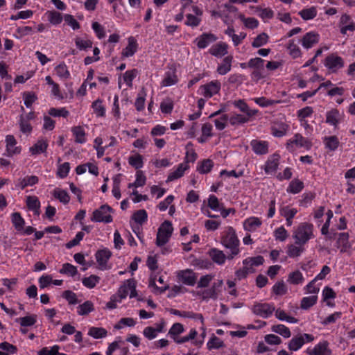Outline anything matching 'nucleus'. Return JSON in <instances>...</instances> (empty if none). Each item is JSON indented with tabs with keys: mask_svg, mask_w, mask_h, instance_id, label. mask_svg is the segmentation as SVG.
I'll return each instance as SVG.
<instances>
[{
	"mask_svg": "<svg viewBox=\"0 0 355 355\" xmlns=\"http://www.w3.org/2000/svg\"><path fill=\"white\" fill-rule=\"evenodd\" d=\"M100 282V277L95 275H92L87 277H85L82 280L83 284L87 288L92 289L94 288Z\"/></svg>",
	"mask_w": 355,
	"mask_h": 355,
	"instance_id": "obj_59",
	"label": "nucleus"
},
{
	"mask_svg": "<svg viewBox=\"0 0 355 355\" xmlns=\"http://www.w3.org/2000/svg\"><path fill=\"white\" fill-rule=\"evenodd\" d=\"M53 196L58 199L60 202L67 204L70 200V197L68 193L63 189L56 188L53 191Z\"/></svg>",
	"mask_w": 355,
	"mask_h": 355,
	"instance_id": "obj_54",
	"label": "nucleus"
},
{
	"mask_svg": "<svg viewBox=\"0 0 355 355\" xmlns=\"http://www.w3.org/2000/svg\"><path fill=\"white\" fill-rule=\"evenodd\" d=\"M217 39V37L213 33H204L195 39L194 43L198 49H202L216 42Z\"/></svg>",
	"mask_w": 355,
	"mask_h": 355,
	"instance_id": "obj_14",
	"label": "nucleus"
},
{
	"mask_svg": "<svg viewBox=\"0 0 355 355\" xmlns=\"http://www.w3.org/2000/svg\"><path fill=\"white\" fill-rule=\"evenodd\" d=\"M189 168L187 163L180 164L177 168L171 171L167 178V182H172L182 177L184 172Z\"/></svg>",
	"mask_w": 355,
	"mask_h": 355,
	"instance_id": "obj_25",
	"label": "nucleus"
},
{
	"mask_svg": "<svg viewBox=\"0 0 355 355\" xmlns=\"http://www.w3.org/2000/svg\"><path fill=\"white\" fill-rule=\"evenodd\" d=\"M280 156L278 154H273L268 157L265 165L264 171L268 175L275 174L279 164Z\"/></svg>",
	"mask_w": 355,
	"mask_h": 355,
	"instance_id": "obj_18",
	"label": "nucleus"
},
{
	"mask_svg": "<svg viewBox=\"0 0 355 355\" xmlns=\"http://www.w3.org/2000/svg\"><path fill=\"white\" fill-rule=\"evenodd\" d=\"M54 71L56 75L62 80H66L70 78V72L64 62L56 66Z\"/></svg>",
	"mask_w": 355,
	"mask_h": 355,
	"instance_id": "obj_43",
	"label": "nucleus"
},
{
	"mask_svg": "<svg viewBox=\"0 0 355 355\" xmlns=\"http://www.w3.org/2000/svg\"><path fill=\"white\" fill-rule=\"evenodd\" d=\"M6 155L12 157L15 155H19L21 151V147L17 146V142L13 135H7L6 137Z\"/></svg>",
	"mask_w": 355,
	"mask_h": 355,
	"instance_id": "obj_16",
	"label": "nucleus"
},
{
	"mask_svg": "<svg viewBox=\"0 0 355 355\" xmlns=\"http://www.w3.org/2000/svg\"><path fill=\"white\" fill-rule=\"evenodd\" d=\"M238 18L243 22L244 26L249 29H254L259 26V21L254 17H245L243 14H239Z\"/></svg>",
	"mask_w": 355,
	"mask_h": 355,
	"instance_id": "obj_41",
	"label": "nucleus"
},
{
	"mask_svg": "<svg viewBox=\"0 0 355 355\" xmlns=\"http://www.w3.org/2000/svg\"><path fill=\"white\" fill-rule=\"evenodd\" d=\"M287 49L288 51L289 55L293 58H297L301 56V50L293 40H291L288 42Z\"/></svg>",
	"mask_w": 355,
	"mask_h": 355,
	"instance_id": "obj_58",
	"label": "nucleus"
},
{
	"mask_svg": "<svg viewBox=\"0 0 355 355\" xmlns=\"http://www.w3.org/2000/svg\"><path fill=\"white\" fill-rule=\"evenodd\" d=\"M49 23L53 26H58L62 21L64 17L55 10H48L45 13Z\"/></svg>",
	"mask_w": 355,
	"mask_h": 355,
	"instance_id": "obj_35",
	"label": "nucleus"
},
{
	"mask_svg": "<svg viewBox=\"0 0 355 355\" xmlns=\"http://www.w3.org/2000/svg\"><path fill=\"white\" fill-rule=\"evenodd\" d=\"M138 49V43L136 39L130 36L128 38V45L122 51L123 57L129 58L132 56Z\"/></svg>",
	"mask_w": 355,
	"mask_h": 355,
	"instance_id": "obj_21",
	"label": "nucleus"
},
{
	"mask_svg": "<svg viewBox=\"0 0 355 355\" xmlns=\"http://www.w3.org/2000/svg\"><path fill=\"white\" fill-rule=\"evenodd\" d=\"M250 146L257 155H266L268 153V142L266 141L253 139L250 141Z\"/></svg>",
	"mask_w": 355,
	"mask_h": 355,
	"instance_id": "obj_20",
	"label": "nucleus"
},
{
	"mask_svg": "<svg viewBox=\"0 0 355 355\" xmlns=\"http://www.w3.org/2000/svg\"><path fill=\"white\" fill-rule=\"evenodd\" d=\"M269 37L268 35L265 33H262L259 35H258L252 42V46L254 48H259L261 47L265 44H266L268 42Z\"/></svg>",
	"mask_w": 355,
	"mask_h": 355,
	"instance_id": "obj_60",
	"label": "nucleus"
},
{
	"mask_svg": "<svg viewBox=\"0 0 355 355\" xmlns=\"http://www.w3.org/2000/svg\"><path fill=\"white\" fill-rule=\"evenodd\" d=\"M314 340V336L309 334H302L293 338L289 341L288 347L289 350L295 352L300 349L305 343H311Z\"/></svg>",
	"mask_w": 355,
	"mask_h": 355,
	"instance_id": "obj_8",
	"label": "nucleus"
},
{
	"mask_svg": "<svg viewBox=\"0 0 355 355\" xmlns=\"http://www.w3.org/2000/svg\"><path fill=\"white\" fill-rule=\"evenodd\" d=\"M318 300V295H311L304 297L300 302V308L304 310H307L311 306H314Z\"/></svg>",
	"mask_w": 355,
	"mask_h": 355,
	"instance_id": "obj_51",
	"label": "nucleus"
},
{
	"mask_svg": "<svg viewBox=\"0 0 355 355\" xmlns=\"http://www.w3.org/2000/svg\"><path fill=\"white\" fill-rule=\"evenodd\" d=\"M340 33L343 35L347 34V31H355V23L352 22L351 17L344 14L341 16L340 19Z\"/></svg>",
	"mask_w": 355,
	"mask_h": 355,
	"instance_id": "obj_22",
	"label": "nucleus"
},
{
	"mask_svg": "<svg viewBox=\"0 0 355 355\" xmlns=\"http://www.w3.org/2000/svg\"><path fill=\"white\" fill-rule=\"evenodd\" d=\"M262 224L260 218L252 216L246 218L243 223V229L248 232L256 231Z\"/></svg>",
	"mask_w": 355,
	"mask_h": 355,
	"instance_id": "obj_24",
	"label": "nucleus"
},
{
	"mask_svg": "<svg viewBox=\"0 0 355 355\" xmlns=\"http://www.w3.org/2000/svg\"><path fill=\"white\" fill-rule=\"evenodd\" d=\"M264 259L262 256L248 257L243 261V265L249 268L251 273L254 272V267L259 266L263 263Z\"/></svg>",
	"mask_w": 355,
	"mask_h": 355,
	"instance_id": "obj_23",
	"label": "nucleus"
},
{
	"mask_svg": "<svg viewBox=\"0 0 355 355\" xmlns=\"http://www.w3.org/2000/svg\"><path fill=\"white\" fill-rule=\"evenodd\" d=\"M324 144L326 148L334 151L338 147L339 141L336 136L326 137L324 139Z\"/></svg>",
	"mask_w": 355,
	"mask_h": 355,
	"instance_id": "obj_57",
	"label": "nucleus"
},
{
	"mask_svg": "<svg viewBox=\"0 0 355 355\" xmlns=\"http://www.w3.org/2000/svg\"><path fill=\"white\" fill-rule=\"evenodd\" d=\"M175 275L179 282L187 286H193L197 281V275L191 269L178 270Z\"/></svg>",
	"mask_w": 355,
	"mask_h": 355,
	"instance_id": "obj_10",
	"label": "nucleus"
},
{
	"mask_svg": "<svg viewBox=\"0 0 355 355\" xmlns=\"http://www.w3.org/2000/svg\"><path fill=\"white\" fill-rule=\"evenodd\" d=\"M60 273L69 277H74L77 275L78 270L73 265L67 263L62 265V268L60 270Z\"/></svg>",
	"mask_w": 355,
	"mask_h": 355,
	"instance_id": "obj_62",
	"label": "nucleus"
},
{
	"mask_svg": "<svg viewBox=\"0 0 355 355\" xmlns=\"http://www.w3.org/2000/svg\"><path fill=\"white\" fill-rule=\"evenodd\" d=\"M252 116H248L245 114H234L229 117V123L232 125L247 123Z\"/></svg>",
	"mask_w": 355,
	"mask_h": 355,
	"instance_id": "obj_37",
	"label": "nucleus"
},
{
	"mask_svg": "<svg viewBox=\"0 0 355 355\" xmlns=\"http://www.w3.org/2000/svg\"><path fill=\"white\" fill-rule=\"evenodd\" d=\"M209 254L211 260L218 265H223L227 258V256L223 252V251L217 248H212Z\"/></svg>",
	"mask_w": 355,
	"mask_h": 355,
	"instance_id": "obj_30",
	"label": "nucleus"
},
{
	"mask_svg": "<svg viewBox=\"0 0 355 355\" xmlns=\"http://www.w3.org/2000/svg\"><path fill=\"white\" fill-rule=\"evenodd\" d=\"M313 225L311 223L304 222L300 223L293 232V238L295 244L305 245L309 240L314 238Z\"/></svg>",
	"mask_w": 355,
	"mask_h": 355,
	"instance_id": "obj_2",
	"label": "nucleus"
},
{
	"mask_svg": "<svg viewBox=\"0 0 355 355\" xmlns=\"http://www.w3.org/2000/svg\"><path fill=\"white\" fill-rule=\"evenodd\" d=\"M274 312H275V317L281 321H286L288 323H292V324L298 322V320L297 318L287 315L286 313L284 310L279 309L275 310Z\"/></svg>",
	"mask_w": 355,
	"mask_h": 355,
	"instance_id": "obj_47",
	"label": "nucleus"
},
{
	"mask_svg": "<svg viewBox=\"0 0 355 355\" xmlns=\"http://www.w3.org/2000/svg\"><path fill=\"white\" fill-rule=\"evenodd\" d=\"M228 45L225 42H218L213 45L209 49V53L216 57H223L227 53Z\"/></svg>",
	"mask_w": 355,
	"mask_h": 355,
	"instance_id": "obj_29",
	"label": "nucleus"
},
{
	"mask_svg": "<svg viewBox=\"0 0 355 355\" xmlns=\"http://www.w3.org/2000/svg\"><path fill=\"white\" fill-rule=\"evenodd\" d=\"M304 188V183L298 180H292L286 189L288 193L296 194L300 193Z\"/></svg>",
	"mask_w": 355,
	"mask_h": 355,
	"instance_id": "obj_48",
	"label": "nucleus"
},
{
	"mask_svg": "<svg viewBox=\"0 0 355 355\" xmlns=\"http://www.w3.org/2000/svg\"><path fill=\"white\" fill-rule=\"evenodd\" d=\"M233 105L239 109L241 112L247 114L248 116H254L258 112V110H257L250 109L246 103L243 100L234 101L233 102Z\"/></svg>",
	"mask_w": 355,
	"mask_h": 355,
	"instance_id": "obj_32",
	"label": "nucleus"
},
{
	"mask_svg": "<svg viewBox=\"0 0 355 355\" xmlns=\"http://www.w3.org/2000/svg\"><path fill=\"white\" fill-rule=\"evenodd\" d=\"M320 40V35L318 33L310 31L306 33L301 40L302 46L306 49L313 47L315 44H318Z\"/></svg>",
	"mask_w": 355,
	"mask_h": 355,
	"instance_id": "obj_19",
	"label": "nucleus"
},
{
	"mask_svg": "<svg viewBox=\"0 0 355 355\" xmlns=\"http://www.w3.org/2000/svg\"><path fill=\"white\" fill-rule=\"evenodd\" d=\"M45 80L51 87V94L60 100L63 99L64 96L61 93L59 85L54 82L50 76H46Z\"/></svg>",
	"mask_w": 355,
	"mask_h": 355,
	"instance_id": "obj_36",
	"label": "nucleus"
},
{
	"mask_svg": "<svg viewBox=\"0 0 355 355\" xmlns=\"http://www.w3.org/2000/svg\"><path fill=\"white\" fill-rule=\"evenodd\" d=\"M286 146L289 152H294L301 148L310 150L312 147V142L309 139L303 137L301 134L296 133L287 141Z\"/></svg>",
	"mask_w": 355,
	"mask_h": 355,
	"instance_id": "obj_3",
	"label": "nucleus"
},
{
	"mask_svg": "<svg viewBox=\"0 0 355 355\" xmlns=\"http://www.w3.org/2000/svg\"><path fill=\"white\" fill-rule=\"evenodd\" d=\"M112 209L110 206L102 205L94 211L91 220L97 223H111L112 221Z\"/></svg>",
	"mask_w": 355,
	"mask_h": 355,
	"instance_id": "obj_7",
	"label": "nucleus"
},
{
	"mask_svg": "<svg viewBox=\"0 0 355 355\" xmlns=\"http://www.w3.org/2000/svg\"><path fill=\"white\" fill-rule=\"evenodd\" d=\"M178 81L175 70L169 69L166 71L164 78L161 83L162 87H169L175 85Z\"/></svg>",
	"mask_w": 355,
	"mask_h": 355,
	"instance_id": "obj_26",
	"label": "nucleus"
},
{
	"mask_svg": "<svg viewBox=\"0 0 355 355\" xmlns=\"http://www.w3.org/2000/svg\"><path fill=\"white\" fill-rule=\"evenodd\" d=\"M88 335L95 339L105 338L107 331L103 327H92L89 329Z\"/></svg>",
	"mask_w": 355,
	"mask_h": 355,
	"instance_id": "obj_45",
	"label": "nucleus"
},
{
	"mask_svg": "<svg viewBox=\"0 0 355 355\" xmlns=\"http://www.w3.org/2000/svg\"><path fill=\"white\" fill-rule=\"evenodd\" d=\"M173 231V228L172 227V224L169 221L164 222L158 229L157 237H156V244L158 246H162L165 245L171 238L172 233Z\"/></svg>",
	"mask_w": 355,
	"mask_h": 355,
	"instance_id": "obj_4",
	"label": "nucleus"
},
{
	"mask_svg": "<svg viewBox=\"0 0 355 355\" xmlns=\"http://www.w3.org/2000/svg\"><path fill=\"white\" fill-rule=\"evenodd\" d=\"M221 84L218 80H213L201 85L198 89V94L205 98H209L218 94L220 89Z\"/></svg>",
	"mask_w": 355,
	"mask_h": 355,
	"instance_id": "obj_11",
	"label": "nucleus"
},
{
	"mask_svg": "<svg viewBox=\"0 0 355 355\" xmlns=\"http://www.w3.org/2000/svg\"><path fill=\"white\" fill-rule=\"evenodd\" d=\"M130 298L137 297L136 282L133 279L126 280L118 289L117 293L114 294L119 296V299L121 301L126 298L128 295Z\"/></svg>",
	"mask_w": 355,
	"mask_h": 355,
	"instance_id": "obj_5",
	"label": "nucleus"
},
{
	"mask_svg": "<svg viewBox=\"0 0 355 355\" xmlns=\"http://www.w3.org/2000/svg\"><path fill=\"white\" fill-rule=\"evenodd\" d=\"M58 345H54L50 348L43 347L37 352V355H67L64 353H60Z\"/></svg>",
	"mask_w": 355,
	"mask_h": 355,
	"instance_id": "obj_64",
	"label": "nucleus"
},
{
	"mask_svg": "<svg viewBox=\"0 0 355 355\" xmlns=\"http://www.w3.org/2000/svg\"><path fill=\"white\" fill-rule=\"evenodd\" d=\"M273 236L275 240L283 242L288 237V233L284 226H280L275 230Z\"/></svg>",
	"mask_w": 355,
	"mask_h": 355,
	"instance_id": "obj_63",
	"label": "nucleus"
},
{
	"mask_svg": "<svg viewBox=\"0 0 355 355\" xmlns=\"http://www.w3.org/2000/svg\"><path fill=\"white\" fill-rule=\"evenodd\" d=\"M317 9L314 6L306 8L301 10L298 15L305 21L311 20L315 18L317 15Z\"/></svg>",
	"mask_w": 355,
	"mask_h": 355,
	"instance_id": "obj_40",
	"label": "nucleus"
},
{
	"mask_svg": "<svg viewBox=\"0 0 355 355\" xmlns=\"http://www.w3.org/2000/svg\"><path fill=\"white\" fill-rule=\"evenodd\" d=\"M15 322L19 323L21 327H31L37 322L36 315H30L25 317L18 318Z\"/></svg>",
	"mask_w": 355,
	"mask_h": 355,
	"instance_id": "obj_44",
	"label": "nucleus"
},
{
	"mask_svg": "<svg viewBox=\"0 0 355 355\" xmlns=\"http://www.w3.org/2000/svg\"><path fill=\"white\" fill-rule=\"evenodd\" d=\"M128 164L135 169H139L143 167V157L139 153H135L128 157Z\"/></svg>",
	"mask_w": 355,
	"mask_h": 355,
	"instance_id": "obj_50",
	"label": "nucleus"
},
{
	"mask_svg": "<svg viewBox=\"0 0 355 355\" xmlns=\"http://www.w3.org/2000/svg\"><path fill=\"white\" fill-rule=\"evenodd\" d=\"M112 252L107 248L98 250L96 252L95 258L98 266V269L101 270H105L110 268L107 263L112 257Z\"/></svg>",
	"mask_w": 355,
	"mask_h": 355,
	"instance_id": "obj_12",
	"label": "nucleus"
},
{
	"mask_svg": "<svg viewBox=\"0 0 355 355\" xmlns=\"http://www.w3.org/2000/svg\"><path fill=\"white\" fill-rule=\"evenodd\" d=\"M94 310V304L91 301H85L77 307V313L79 315H85Z\"/></svg>",
	"mask_w": 355,
	"mask_h": 355,
	"instance_id": "obj_49",
	"label": "nucleus"
},
{
	"mask_svg": "<svg viewBox=\"0 0 355 355\" xmlns=\"http://www.w3.org/2000/svg\"><path fill=\"white\" fill-rule=\"evenodd\" d=\"M298 212L296 208L291 207L290 206H284L279 209V214L284 218H293Z\"/></svg>",
	"mask_w": 355,
	"mask_h": 355,
	"instance_id": "obj_61",
	"label": "nucleus"
},
{
	"mask_svg": "<svg viewBox=\"0 0 355 355\" xmlns=\"http://www.w3.org/2000/svg\"><path fill=\"white\" fill-rule=\"evenodd\" d=\"M201 16L202 15H196L194 13L192 14L191 12L187 13L185 15V25L190 26L191 28L198 26L201 22Z\"/></svg>",
	"mask_w": 355,
	"mask_h": 355,
	"instance_id": "obj_39",
	"label": "nucleus"
},
{
	"mask_svg": "<svg viewBox=\"0 0 355 355\" xmlns=\"http://www.w3.org/2000/svg\"><path fill=\"white\" fill-rule=\"evenodd\" d=\"M343 114L336 108L328 110L325 114V122L334 128H338V125L342 122Z\"/></svg>",
	"mask_w": 355,
	"mask_h": 355,
	"instance_id": "obj_13",
	"label": "nucleus"
},
{
	"mask_svg": "<svg viewBox=\"0 0 355 355\" xmlns=\"http://www.w3.org/2000/svg\"><path fill=\"white\" fill-rule=\"evenodd\" d=\"M225 33L232 39L235 46L239 45L247 35L246 33L243 32H241L239 34H236L234 28L230 26H229L225 31Z\"/></svg>",
	"mask_w": 355,
	"mask_h": 355,
	"instance_id": "obj_27",
	"label": "nucleus"
},
{
	"mask_svg": "<svg viewBox=\"0 0 355 355\" xmlns=\"http://www.w3.org/2000/svg\"><path fill=\"white\" fill-rule=\"evenodd\" d=\"M271 330L272 331L281 335L285 338H288L291 336L290 329L287 327L282 324L273 325L271 327Z\"/></svg>",
	"mask_w": 355,
	"mask_h": 355,
	"instance_id": "obj_55",
	"label": "nucleus"
},
{
	"mask_svg": "<svg viewBox=\"0 0 355 355\" xmlns=\"http://www.w3.org/2000/svg\"><path fill=\"white\" fill-rule=\"evenodd\" d=\"M287 282L293 285H302L304 282V277L299 270H296L288 274Z\"/></svg>",
	"mask_w": 355,
	"mask_h": 355,
	"instance_id": "obj_34",
	"label": "nucleus"
},
{
	"mask_svg": "<svg viewBox=\"0 0 355 355\" xmlns=\"http://www.w3.org/2000/svg\"><path fill=\"white\" fill-rule=\"evenodd\" d=\"M344 60L335 53L327 55L324 60V65L332 73H336L344 67Z\"/></svg>",
	"mask_w": 355,
	"mask_h": 355,
	"instance_id": "obj_9",
	"label": "nucleus"
},
{
	"mask_svg": "<svg viewBox=\"0 0 355 355\" xmlns=\"http://www.w3.org/2000/svg\"><path fill=\"white\" fill-rule=\"evenodd\" d=\"M76 47L80 51H85L92 47L93 42L89 39H84L80 37H76L74 39Z\"/></svg>",
	"mask_w": 355,
	"mask_h": 355,
	"instance_id": "obj_52",
	"label": "nucleus"
},
{
	"mask_svg": "<svg viewBox=\"0 0 355 355\" xmlns=\"http://www.w3.org/2000/svg\"><path fill=\"white\" fill-rule=\"evenodd\" d=\"M222 245L230 250L227 255L229 260L233 259L239 254L241 250L239 248L240 241L236 233V230L231 226L225 228L220 238Z\"/></svg>",
	"mask_w": 355,
	"mask_h": 355,
	"instance_id": "obj_1",
	"label": "nucleus"
},
{
	"mask_svg": "<svg viewBox=\"0 0 355 355\" xmlns=\"http://www.w3.org/2000/svg\"><path fill=\"white\" fill-rule=\"evenodd\" d=\"M308 355H331V349L329 347L327 341H321L316 344L313 348H308L306 350Z\"/></svg>",
	"mask_w": 355,
	"mask_h": 355,
	"instance_id": "obj_15",
	"label": "nucleus"
},
{
	"mask_svg": "<svg viewBox=\"0 0 355 355\" xmlns=\"http://www.w3.org/2000/svg\"><path fill=\"white\" fill-rule=\"evenodd\" d=\"M254 314L262 318L270 317L275 311V305L272 303L255 302L251 308Z\"/></svg>",
	"mask_w": 355,
	"mask_h": 355,
	"instance_id": "obj_6",
	"label": "nucleus"
},
{
	"mask_svg": "<svg viewBox=\"0 0 355 355\" xmlns=\"http://www.w3.org/2000/svg\"><path fill=\"white\" fill-rule=\"evenodd\" d=\"M49 146V141L46 138H40L29 148V153L33 156L45 153Z\"/></svg>",
	"mask_w": 355,
	"mask_h": 355,
	"instance_id": "obj_17",
	"label": "nucleus"
},
{
	"mask_svg": "<svg viewBox=\"0 0 355 355\" xmlns=\"http://www.w3.org/2000/svg\"><path fill=\"white\" fill-rule=\"evenodd\" d=\"M38 182V178L36 175L26 176L23 178H19L17 180L16 187L24 189L28 186H33Z\"/></svg>",
	"mask_w": 355,
	"mask_h": 355,
	"instance_id": "obj_33",
	"label": "nucleus"
},
{
	"mask_svg": "<svg viewBox=\"0 0 355 355\" xmlns=\"http://www.w3.org/2000/svg\"><path fill=\"white\" fill-rule=\"evenodd\" d=\"M182 2L181 9L183 12H191L198 15H202V10L196 5L193 4L192 0H180Z\"/></svg>",
	"mask_w": 355,
	"mask_h": 355,
	"instance_id": "obj_28",
	"label": "nucleus"
},
{
	"mask_svg": "<svg viewBox=\"0 0 355 355\" xmlns=\"http://www.w3.org/2000/svg\"><path fill=\"white\" fill-rule=\"evenodd\" d=\"M11 220L17 230L20 231L24 229L25 221L19 212L12 213L11 215Z\"/></svg>",
	"mask_w": 355,
	"mask_h": 355,
	"instance_id": "obj_53",
	"label": "nucleus"
},
{
	"mask_svg": "<svg viewBox=\"0 0 355 355\" xmlns=\"http://www.w3.org/2000/svg\"><path fill=\"white\" fill-rule=\"evenodd\" d=\"M71 132L75 138V142L85 144L87 141L86 132L82 126L77 125L71 128Z\"/></svg>",
	"mask_w": 355,
	"mask_h": 355,
	"instance_id": "obj_31",
	"label": "nucleus"
},
{
	"mask_svg": "<svg viewBox=\"0 0 355 355\" xmlns=\"http://www.w3.org/2000/svg\"><path fill=\"white\" fill-rule=\"evenodd\" d=\"M26 205L35 214H40V202L36 196H28L26 198Z\"/></svg>",
	"mask_w": 355,
	"mask_h": 355,
	"instance_id": "obj_42",
	"label": "nucleus"
},
{
	"mask_svg": "<svg viewBox=\"0 0 355 355\" xmlns=\"http://www.w3.org/2000/svg\"><path fill=\"white\" fill-rule=\"evenodd\" d=\"M125 343V341L123 340L122 338L120 336H118L115 338L114 341L111 343L107 350H106V355H112L113 352L116 350L117 349L121 348L122 345H123Z\"/></svg>",
	"mask_w": 355,
	"mask_h": 355,
	"instance_id": "obj_56",
	"label": "nucleus"
},
{
	"mask_svg": "<svg viewBox=\"0 0 355 355\" xmlns=\"http://www.w3.org/2000/svg\"><path fill=\"white\" fill-rule=\"evenodd\" d=\"M232 56H227L223 60L222 63L218 65L217 72L220 75H225L231 70Z\"/></svg>",
	"mask_w": 355,
	"mask_h": 355,
	"instance_id": "obj_38",
	"label": "nucleus"
},
{
	"mask_svg": "<svg viewBox=\"0 0 355 355\" xmlns=\"http://www.w3.org/2000/svg\"><path fill=\"white\" fill-rule=\"evenodd\" d=\"M304 250L303 245L290 244L288 245L287 254L289 257L295 258L300 257Z\"/></svg>",
	"mask_w": 355,
	"mask_h": 355,
	"instance_id": "obj_46",
	"label": "nucleus"
}]
</instances>
